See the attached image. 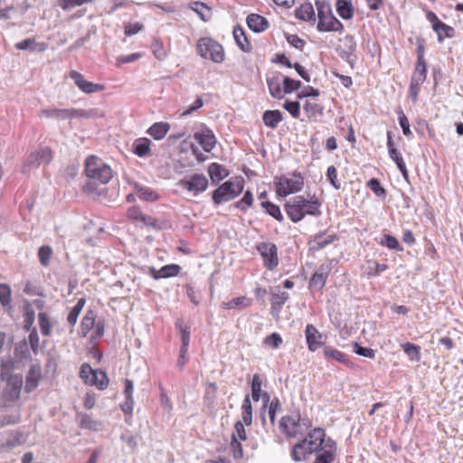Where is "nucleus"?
Returning <instances> with one entry per match:
<instances>
[{
  "mask_svg": "<svg viewBox=\"0 0 463 463\" xmlns=\"http://www.w3.org/2000/svg\"><path fill=\"white\" fill-rule=\"evenodd\" d=\"M85 172L89 178L103 184H108L113 177L111 167L95 156L87 157L85 161Z\"/></svg>",
  "mask_w": 463,
  "mask_h": 463,
  "instance_id": "nucleus-1",
  "label": "nucleus"
},
{
  "mask_svg": "<svg viewBox=\"0 0 463 463\" xmlns=\"http://www.w3.org/2000/svg\"><path fill=\"white\" fill-rule=\"evenodd\" d=\"M319 32H342L343 24L332 14L328 5L317 2Z\"/></svg>",
  "mask_w": 463,
  "mask_h": 463,
  "instance_id": "nucleus-2",
  "label": "nucleus"
},
{
  "mask_svg": "<svg viewBox=\"0 0 463 463\" xmlns=\"http://www.w3.org/2000/svg\"><path fill=\"white\" fill-rule=\"evenodd\" d=\"M196 49L197 53L204 59H211L216 63H221L224 61L222 46L212 38H201L197 42Z\"/></svg>",
  "mask_w": 463,
  "mask_h": 463,
  "instance_id": "nucleus-3",
  "label": "nucleus"
},
{
  "mask_svg": "<svg viewBox=\"0 0 463 463\" xmlns=\"http://www.w3.org/2000/svg\"><path fill=\"white\" fill-rule=\"evenodd\" d=\"M304 184V179L298 173L282 175L277 182V193L282 197L299 192Z\"/></svg>",
  "mask_w": 463,
  "mask_h": 463,
  "instance_id": "nucleus-4",
  "label": "nucleus"
},
{
  "mask_svg": "<svg viewBox=\"0 0 463 463\" xmlns=\"http://www.w3.org/2000/svg\"><path fill=\"white\" fill-rule=\"evenodd\" d=\"M243 189L241 182L227 181L215 189L213 193V201L215 204H221L238 196Z\"/></svg>",
  "mask_w": 463,
  "mask_h": 463,
  "instance_id": "nucleus-5",
  "label": "nucleus"
},
{
  "mask_svg": "<svg viewBox=\"0 0 463 463\" xmlns=\"http://www.w3.org/2000/svg\"><path fill=\"white\" fill-rule=\"evenodd\" d=\"M23 384V377L19 374H14L8 378L6 389L3 393L5 406H8L10 402L19 400Z\"/></svg>",
  "mask_w": 463,
  "mask_h": 463,
  "instance_id": "nucleus-6",
  "label": "nucleus"
},
{
  "mask_svg": "<svg viewBox=\"0 0 463 463\" xmlns=\"http://www.w3.org/2000/svg\"><path fill=\"white\" fill-rule=\"evenodd\" d=\"M178 185L189 192H193L194 195L205 191L208 187V180L202 174H194L188 179H181Z\"/></svg>",
  "mask_w": 463,
  "mask_h": 463,
  "instance_id": "nucleus-7",
  "label": "nucleus"
},
{
  "mask_svg": "<svg viewBox=\"0 0 463 463\" xmlns=\"http://www.w3.org/2000/svg\"><path fill=\"white\" fill-rule=\"evenodd\" d=\"M279 428L288 436L295 437L302 431V423L298 413L284 416L279 421Z\"/></svg>",
  "mask_w": 463,
  "mask_h": 463,
  "instance_id": "nucleus-8",
  "label": "nucleus"
},
{
  "mask_svg": "<svg viewBox=\"0 0 463 463\" xmlns=\"http://www.w3.org/2000/svg\"><path fill=\"white\" fill-rule=\"evenodd\" d=\"M70 77L73 80L76 86L84 93L91 94L102 91L105 89V86L102 84L87 80L84 76L77 71H71Z\"/></svg>",
  "mask_w": 463,
  "mask_h": 463,
  "instance_id": "nucleus-9",
  "label": "nucleus"
},
{
  "mask_svg": "<svg viewBox=\"0 0 463 463\" xmlns=\"http://www.w3.org/2000/svg\"><path fill=\"white\" fill-rule=\"evenodd\" d=\"M301 206H305V198L303 196H296L285 203L287 215L293 222H298L304 218V212Z\"/></svg>",
  "mask_w": 463,
  "mask_h": 463,
  "instance_id": "nucleus-10",
  "label": "nucleus"
},
{
  "mask_svg": "<svg viewBox=\"0 0 463 463\" xmlns=\"http://www.w3.org/2000/svg\"><path fill=\"white\" fill-rule=\"evenodd\" d=\"M326 433L323 429L317 428L314 429L309 434L308 437L306 438L304 442L307 443L308 449L311 450V452H318V450L325 445V441H326V439H325Z\"/></svg>",
  "mask_w": 463,
  "mask_h": 463,
  "instance_id": "nucleus-11",
  "label": "nucleus"
},
{
  "mask_svg": "<svg viewBox=\"0 0 463 463\" xmlns=\"http://www.w3.org/2000/svg\"><path fill=\"white\" fill-rule=\"evenodd\" d=\"M336 450V444L331 439H326L325 445L317 452L315 463H331L334 460V455Z\"/></svg>",
  "mask_w": 463,
  "mask_h": 463,
  "instance_id": "nucleus-12",
  "label": "nucleus"
},
{
  "mask_svg": "<svg viewBox=\"0 0 463 463\" xmlns=\"http://www.w3.org/2000/svg\"><path fill=\"white\" fill-rule=\"evenodd\" d=\"M305 334L308 349L311 352L317 350L322 345V335L313 325L307 326Z\"/></svg>",
  "mask_w": 463,
  "mask_h": 463,
  "instance_id": "nucleus-13",
  "label": "nucleus"
},
{
  "mask_svg": "<svg viewBox=\"0 0 463 463\" xmlns=\"http://www.w3.org/2000/svg\"><path fill=\"white\" fill-rule=\"evenodd\" d=\"M194 138L201 145L205 152H210L216 143L215 137L210 129L194 133Z\"/></svg>",
  "mask_w": 463,
  "mask_h": 463,
  "instance_id": "nucleus-14",
  "label": "nucleus"
},
{
  "mask_svg": "<svg viewBox=\"0 0 463 463\" xmlns=\"http://www.w3.org/2000/svg\"><path fill=\"white\" fill-rule=\"evenodd\" d=\"M330 268L322 265L312 276L309 281V288L320 290L324 288Z\"/></svg>",
  "mask_w": 463,
  "mask_h": 463,
  "instance_id": "nucleus-15",
  "label": "nucleus"
},
{
  "mask_svg": "<svg viewBox=\"0 0 463 463\" xmlns=\"http://www.w3.org/2000/svg\"><path fill=\"white\" fill-rule=\"evenodd\" d=\"M151 141L146 137L137 138L132 144V151L138 157H148L151 154Z\"/></svg>",
  "mask_w": 463,
  "mask_h": 463,
  "instance_id": "nucleus-16",
  "label": "nucleus"
},
{
  "mask_svg": "<svg viewBox=\"0 0 463 463\" xmlns=\"http://www.w3.org/2000/svg\"><path fill=\"white\" fill-rule=\"evenodd\" d=\"M248 27L254 33H261L269 26L267 19L258 14H250L247 17Z\"/></svg>",
  "mask_w": 463,
  "mask_h": 463,
  "instance_id": "nucleus-17",
  "label": "nucleus"
},
{
  "mask_svg": "<svg viewBox=\"0 0 463 463\" xmlns=\"http://www.w3.org/2000/svg\"><path fill=\"white\" fill-rule=\"evenodd\" d=\"M356 48V43L354 41V38L353 35L347 34L345 36L343 40V46H340L337 51L339 55L347 60L350 61L351 57L354 55V52Z\"/></svg>",
  "mask_w": 463,
  "mask_h": 463,
  "instance_id": "nucleus-18",
  "label": "nucleus"
},
{
  "mask_svg": "<svg viewBox=\"0 0 463 463\" xmlns=\"http://www.w3.org/2000/svg\"><path fill=\"white\" fill-rule=\"evenodd\" d=\"M0 304L8 316L13 317L14 307L11 305V288L6 284H0Z\"/></svg>",
  "mask_w": 463,
  "mask_h": 463,
  "instance_id": "nucleus-19",
  "label": "nucleus"
},
{
  "mask_svg": "<svg viewBox=\"0 0 463 463\" xmlns=\"http://www.w3.org/2000/svg\"><path fill=\"white\" fill-rule=\"evenodd\" d=\"M288 299V294L286 292H280L279 289L271 290V313L278 316L280 307Z\"/></svg>",
  "mask_w": 463,
  "mask_h": 463,
  "instance_id": "nucleus-20",
  "label": "nucleus"
},
{
  "mask_svg": "<svg viewBox=\"0 0 463 463\" xmlns=\"http://www.w3.org/2000/svg\"><path fill=\"white\" fill-rule=\"evenodd\" d=\"M232 33L238 47L244 52H250L251 51V45L247 39L243 28L239 25L235 26Z\"/></svg>",
  "mask_w": 463,
  "mask_h": 463,
  "instance_id": "nucleus-21",
  "label": "nucleus"
},
{
  "mask_svg": "<svg viewBox=\"0 0 463 463\" xmlns=\"http://www.w3.org/2000/svg\"><path fill=\"white\" fill-rule=\"evenodd\" d=\"M41 378V369L39 366L33 365L31 366L27 375H26V383H25V391L27 392H31L33 391L39 383V380Z\"/></svg>",
  "mask_w": 463,
  "mask_h": 463,
  "instance_id": "nucleus-22",
  "label": "nucleus"
},
{
  "mask_svg": "<svg viewBox=\"0 0 463 463\" xmlns=\"http://www.w3.org/2000/svg\"><path fill=\"white\" fill-rule=\"evenodd\" d=\"M77 418L80 420V426L82 429H88L94 431H99L101 430L102 423L101 421L95 420L91 417V415L87 413H79Z\"/></svg>",
  "mask_w": 463,
  "mask_h": 463,
  "instance_id": "nucleus-23",
  "label": "nucleus"
},
{
  "mask_svg": "<svg viewBox=\"0 0 463 463\" xmlns=\"http://www.w3.org/2000/svg\"><path fill=\"white\" fill-rule=\"evenodd\" d=\"M335 239V234L319 233L309 241L310 250H318L327 244L333 242Z\"/></svg>",
  "mask_w": 463,
  "mask_h": 463,
  "instance_id": "nucleus-24",
  "label": "nucleus"
},
{
  "mask_svg": "<svg viewBox=\"0 0 463 463\" xmlns=\"http://www.w3.org/2000/svg\"><path fill=\"white\" fill-rule=\"evenodd\" d=\"M263 260H278L277 247L271 242H262L257 247Z\"/></svg>",
  "mask_w": 463,
  "mask_h": 463,
  "instance_id": "nucleus-25",
  "label": "nucleus"
},
{
  "mask_svg": "<svg viewBox=\"0 0 463 463\" xmlns=\"http://www.w3.org/2000/svg\"><path fill=\"white\" fill-rule=\"evenodd\" d=\"M283 119L282 113L278 110H266L263 113L262 120L264 124L272 129L276 128L279 122H281Z\"/></svg>",
  "mask_w": 463,
  "mask_h": 463,
  "instance_id": "nucleus-26",
  "label": "nucleus"
},
{
  "mask_svg": "<svg viewBox=\"0 0 463 463\" xmlns=\"http://www.w3.org/2000/svg\"><path fill=\"white\" fill-rule=\"evenodd\" d=\"M208 174L213 182L218 183L228 176V170L222 165L212 163L208 166Z\"/></svg>",
  "mask_w": 463,
  "mask_h": 463,
  "instance_id": "nucleus-27",
  "label": "nucleus"
},
{
  "mask_svg": "<svg viewBox=\"0 0 463 463\" xmlns=\"http://www.w3.org/2000/svg\"><path fill=\"white\" fill-rule=\"evenodd\" d=\"M179 271L180 267L176 264L164 266L158 270L151 269V273L156 279L175 276Z\"/></svg>",
  "mask_w": 463,
  "mask_h": 463,
  "instance_id": "nucleus-28",
  "label": "nucleus"
},
{
  "mask_svg": "<svg viewBox=\"0 0 463 463\" xmlns=\"http://www.w3.org/2000/svg\"><path fill=\"white\" fill-rule=\"evenodd\" d=\"M71 109H43L40 116L45 118H53L57 120H65L71 118Z\"/></svg>",
  "mask_w": 463,
  "mask_h": 463,
  "instance_id": "nucleus-29",
  "label": "nucleus"
},
{
  "mask_svg": "<svg viewBox=\"0 0 463 463\" xmlns=\"http://www.w3.org/2000/svg\"><path fill=\"white\" fill-rule=\"evenodd\" d=\"M170 125L166 122H156L147 130V133L156 140L163 139L167 134Z\"/></svg>",
  "mask_w": 463,
  "mask_h": 463,
  "instance_id": "nucleus-30",
  "label": "nucleus"
},
{
  "mask_svg": "<svg viewBox=\"0 0 463 463\" xmlns=\"http://www.w3.org/2000/svg\"><path fill=\"white\" fill-rule=\"evenodd\" d=\"M298 19L302 21H315V10L310 3L301 5L295 12Z\"/></svg>",
  "mask_w": 463,
  "mask_h": 463,
  "instance_id": "nucleus-31",
  "label": "nucleus"
},
{
  "mask_svg": "<svg viewBox=\"0 0 463 463\" xmlns=\"http://www.w3.org/2000/svg\"><path fill=\"white\" fill-rule=\"evenodd\" d=\"M433 30L437 33L438 41L439 43H441L445 37L451 38L455 34L454 29L441 21L434 23Z\"/></svg>",
  "mask_w": 463,
  "mask_h": 463,
  "instance_id": "nucleus-32",
  "label": "nucleus"
},
{
  "mask_svg": "<svg viewBox=\"0 0 463 463\" xmlns=\"http://www.w3.org/2000/svg\"><path fill=\"white\" fill-rule=\"evenodd\" d=\"M336 11L343 19L349 20L354 15L353 5L351 0H337Z\"/></svg>",
  "mask_w": 463,
  "mask_h": 463,
  "instance_id": "nucleus-33",
  "label": "nucleus"
},
{
  "mask_svg": "<svg viewBox=\"0 0 463 463\" xmlns=\"http://www.w3.org/2000/svg\"><path fill=\"white\" fill-rule=\"evenodd\" d=\"M310 454H312V452L308 449L307 443L304 442V440L297 443L292 450V457L296 461H301Z\"/></svg>",
  "mask_w": 463,
  "mask_h": 463,
  "instance_id": "nucleus-34",
  "label": "nucleus"
},
{
  "mask_svg": "<svg viewBox=\"0 0 463 463\" xmlns=\"http://www.w3.org/2000/svg\"><path fill=\"white\" fill-rule=\"evenodd\" d=\"M89 384L95 385L99 390H104L108 387L109 378L105 372L101 370H95Z\"/></svg>",
  "mask_w": 463,
  "mask_h": 463,
  "instance_id": "nucleus-35",
  "label": "nucleus"
},
{
  "mask_svg": "<svg viewBox=\"0 0 463 463\" xmlns=\"http://www.w3.org/2000/svg\"><path fill=\"white\" fill-rule=\"evenodd\" d=\"M301 212H304V217L307 214L313 216H319L321 214L320 203L317 198H313L312 200H307L305 198V206H301Z\"/></svg>",
  "mask_w": 463,
  "mask_h": 463,
  "instance_id": "nucleus-36",
  "label": "nucleus"
},
{
  "mask_svg": "<svg viewBox=\"0 0 463 463\" xmlns=\"http://www.w3.org/2000/svg\"><path fill=\"white\" fill-rule=\"evenodd\" d=\"M175 326L181 334L182 353H187L190 340V329L188 326L184 325V321L182 319L177 320Z\"/></svg>",
  "mask_w": 463,
  "mask_h": 463,
  "instance_id": "nucleus-37",
  "label": "nucleus"
},
{
  "mask_svg": "<svg viewBox=\"0 0 463 463\" xmlns=\"http://www.w3.org/2000/svg\"><path fill=\"white\" fill-rule=\"evenodd\" d=\"M95 326V314L93 311H88L81 320L80 325V334L83 337H85L88 333Z\"/></svg>",
  "mask_w": 463,
  "mask_h": 463,
  "instance_id": "nucleus-38",
  "label": "nucleus"
},
{
  "mask_svg": "<svg viewBox=\"0 0 463 463\" xmlns=\"http://www.w3.org/2000/svg\"><path fill=\"white\" fill-rule=\"evenodd\" d=\"M269 94L276 99L282 98V90L280 87V79L278 75L267 79Z\"/></svg>",
  "mask_w": 463,
  "mask_h": 463,
  "instance_id": "nucleus-39",
  "label": "nucleus"
},
{
  "mask_svg": "<svg viewBox=\"0 0 463 463\" xmlns=\"http://www.w3.org/2000/svg\"><path fill=\"white\" fill-rule=\"evenodd\" d=\"M427 77L426 62H417L415 70L412 73L411 81L423 84Z\"/></svg>",
  "mask_w": 463,
  "mask_h": 463,
  "instance_id": "nucleus-40",
  "label": "nucleus"
},
{
  "mask_svg": "<svg viewBox=\"0 0 463 463\" xmlns=\"http://www.w3.org/2000/svg\"><path fill=\"white\" fill-rule=\"evenodd\" d=\"M303 109L307 114L308 118H316L323 115V107L316 102L306 101Z\"/></svg>",
  "mask_w": 463,
  "mask_h": 463,
  "instance_id": "nucleus-41",
  "label": "nucleus"
},
{
  "mask_svg": "<svg viewBox=\"0 0 463 463\" xmlns=\"http://www.w3.org/2000/svg\"><path fill=\"white\" fill-rule=\"evenodd\" d=\"M404 353L411 361L419 362L420 360V347L411 343H404L402 345Z\"/></svg>",
  "mask_w": 463,
  "mask_h": 463,
  "instance_id": "nucleus-42",
  "label": "nucleus"
},
{
  "mask_svg": "<svg viewBox=\"0 0 463 463\" xmlns=\"http://www.w3.org/2000/svg\"><path fill=\"white\" fill-rule=\"evenodd\" d=\"M191 9L194 11L203 21H208L211 16L210 8L202 2H194L191 4Z\"/></svg>",
  "mask_w": 463,
  "mask_h": 463,
  "instance_id": "nucleus-43",
  "label": "nucleus"
},
{
  "mask_svg": "<svg viewBox=\"0 0 463 463\" xmlns=\"http://www.w3.org/2000/svg\"><path fill=\"white\" fill-rule=\"evenodd\" d=\"M261 206H262V208L265 209V211L268 214L272 216L277 221L281 222L283 220V215H282L280 209L278 205H276L269 201H264L261 203Z\"/></svg>",
  "mask_w": 463,
  "mask_h": 463,
  "instance_id": "nucleus-44",
  "label": "nucleus"
},
{
  "mask_svg": "<svg viewBox=\"0 0 463 463\" xmlns=\"http://www.w3.org/2000/svg\"><path fill=\"white\" fill-rule=\"evenodd\" d=\"M139 221H141L145 225L155 227L156 229H166L170 227V224L168 222H163L160 225H157L156 220L154 219L152 216L138 213Z\"/></svg>",
  "mask_w": 463,
  "mask_h": 463,
  "instance_id": "nucleus-45",
  "label": "nucleus"
},
{
  "mask_svg": "<svg viewBox=\"0 0 463 463\" xmlns=\"http://www.w3.org/2000/svg\"><path fill=\"white\" fill-rule=\"evenodd\" d=\"M38 322L41 333L43 335H50L52 332V326L48 317V315L44 312L39 313L38 315Z\"/></svg>",
  "mask_w": 463,
  "mask_h": 463,
  "instance_id": "nucleus-46",
  "label": "nucleus"
},
{
  "mask_svg": "<svg viewBox=\"0 0 463 463\" xmlns=\"http://www.w3.org/2000/svg\"><path fill=\"white\" fill-rule=\"evenodd\" d=\"M34 153L41 165H47L52 160V151L49 146L41 147Z\"/></svg>",
  "mask_w": 463,
  "mask_h": 463,
  "instance_id": "nucleus-47",
  "label": "nucleus"
},
{
  "mask_svg": "<svg viewBox=\"0 0 463 463\" xmlns=\"http://www.w3.org/2000/svg\"><path fill=\"white\" fill-rule=\"evenodd\" d=\"M262 382L258 373H255L252 377L251 382V395L255 402H258L260 398Z\"/></svg>",
  "mask_w": 463,
  "mask_h": 463,
  "instance_id": "nucleus-48",
  "label": "nucleus"
},
{
  "mask_svg": "<svg viewBox=\"0 0 463 463\" xmlns=\"http://www.w3.org/2000/svg\"><path fill=\"white\" fill-rule=\"evenodd\" d=\"M225 307L228 309L235 307H247L250 305V299L246 297H238L229 302L225 303Z\"/></svg>",
  "mask_w": 463,
  "mask_h": 463,
  "instance_id": "nucleus-49",
  "label": "nucleus"
},
{
  "mask_svg": "<svg viewBox=\"0 0 463 463\" xmlns=\"http://www.w3.org/2000/svg\"><path fill=\"white\" fill-rule=\"evenodd\" d=\"M284 92L292 93L301 88L302 83L299 80H293L288 76L283 79Z\"/></svg>",
  "mask_w": 463,
  "mask_h": 463,
  "instance_id": "nucleus-50",
  "label": "nucleus"
},
{
  "mask_svg": "<svg viewBox=\"0 0 463 463\" xmlns=\"http://www.w3.org/2000/svg\"><path fill=\"white\" fill-rule=\"evenodd\" d=\"M137 194L138 196L147 202H154L158 199L157 194L149 188L140 187L137 189Z\"/></svg>",
  "mask_w": 463,
  "mask_h": 463,
  "instance_id": "nucleus-51",
  "label": "nucleus"
},
{
  "mask_svg": "<svg viewBox=\"0 0 463 463\" xmlns=\"http://www.w3.org/2000/svg\"><path fill=\"white\" fill-rule=\"evenodd\" d=\"M91 2L92 0H59V5L63 10H70Z\"/></svg>",
  "mask_w": 463,
  "mask_h": 463,
  "instance_id": "nucleus-52",
  "label": "nucleus"
},
{
  "mask_svg": "<svg viewBox=\"0 0 463 463\" xmlns=\"http://www.w3.org/2000/svg\"><path fill=\"white\" fill-rule=\"evenodd\" d=\"M283 108L294 118H298L300 116V104L298 101H287Z\"/></svg>",
  "mask_w": 463,
  "mask_h": 463,
  "instance_id": "nucleus-53",
  "label": "nucleus"
},
{
  "mask_svg": "<svg viewBox=\"0 0 463 463\" xmlns=\"http://www.w3.org/2000/svg\"><path fill=\"white\" fill-rule=\"evenodd\" d=\"M253 203V196L250 191H247L243 197L235 203V206L242 211H246Z\"/></svg>",
  "mask_w": 463,
  "mask_h": 463,
  "instance_id": "nucleus-54",
  "label": "nucleus"
},
{
  "mask_svg": "<svg viewBox=\"0 0 463 463\" xmlns=\"http://www.w3.org/2000/svg\"><path fill=\"white\" fill-rule=\"evenodd\" d=\"M398 116H399V123L402 129L403 135L408 137H411L412 133L410 129V123H409L408 118L405 116V114L403 113L402 110H400L398 112Z\"/></svg>",
  "mask_w": 463,
  "mask_h": 463,
  "instance_id": "nucleus-55",
  "label": "nucleus"
},
{
  "mask_svg": "<svg viewBox=\"0 0 463 463\" xmlns=\"http://www.w3.org/2000/svg\"><path fill=\"white\" fill-rule=\"evenodd\" d=\"M368 187L379 197H385L386 191L381 185V183L376 178H372L368 182Z\"/></svg>",
  "mask_w": 463,
  "mask_h": 463,
  "instance_id": "nucleus-56",
  "label": "nucleus"
},
{
  "mask_svg": "<svg viewBox=\"0 0 463 463\" xmlns=\"http://www.w3.org/2000/svg\"><path fill=\"white\" fill-rule=\"evenodd\" d=\"M235 438V439L241 441L245 440L246 436V430L244 428V425L241 421H237L234 425V431L232 435V439Z\"/></svg>",
  "mask_w": 463,
  "mask_h": 463,
  "instance_id": "nucleus-57",
  "label": "nucleus"
},
{
  "mask_svg": "<svg viewBox=\"0 0 463 463\" xmlns=\"http://www.w3.org/2000/svg\"><path fill=\"white\" fill-rule=\"evenodd\" d=\"M29 344L33 354H37L39 350L40 338L36 328H33L28 336Z\"/></svg>",
  "mask_w": 463,
  "mask_h": 463,
  "instance_id": "nucleus-58",
  "label": "nucleus"
},
{
  "mask_svg": "<svg viewBox=\"0 0 463 463\" xmlns=\"http://www.w3.org/2000/svg\"><path fill=\"white\" fill-rule=\"evenodd\" d=\"M380 243L383 246H386L387 248H389L391 250H397L400 246L398 240L390 234H385L381 239Z\"/></svg>",
  "mask_w": 463,
  "mask_h": 463,
  "instance_id": "nucleus-59",
  "label": "nucleus"
},
{
  "mask_svg": "<svg viewBox=\"0 0 463 463\" xmlns=\"http://www.w3.org/2000/svg\"><path fill=\"white\" fill-rule=\"evenodd\" d=\"M15 48L18 50L35 51L36 42L33 38H27L15 43Z\"/></svg>",
  "mask_w": 463,
  "mask_h": 463,
  "instance_id": "nucleus-60",
  "label": "nucleus"
},
{
  "mask_svg": "<svg viewBox=\"0 0 463 463\" xmlns=\"http://www.w3.org/2000/svg\"><path fill=\"white\" fill-rule=\"evenodd\" d=\"M326 176L330 184L335 188L340 189V183L337 181V171L334 165L327 168Z\"/></svg>",
  "mask_w": 463,
  "mask_h": 463,
  "instance_id": "nucleus-61",
  "label": "nucleus"
},
{
  "mask_svg": "<svg viewBox=\"0 0 463 463\" xmlns=\"http://www.w3.org/2000/svg\"><path fill=\"white\" fill-rule=\"evenodd\" d=\"M41 164L38 160L37 155H35L34 152L31 153L29 156L27 157L24 165V172L29 171L32 168L40 166Z\"/></svg>",
  "mask_w": 463,
  "mask_h": 463,
  "instance_id": "nucleus-62",
  "label": "nucleus"
},
{
  "mask_svg": "<svg viewBox=\"0 0 463 463\" xmlns=\"http://www.w3.org/2000/svg\"><path fill=\"white\" fill-rule=\"evenodd\" d=\"M94 371L95 370H93L91 366L88 364H83L81 365L80 374L86 383L89 384L90 383L92 373H94Z\"/></svg>",
  "mask_w": 463,
  "mask_h": 463,
  "instance_id": "nucleus-63",
  "label": "nucleus"
},
{
  "mask_svg": "<svg viewBox=\"0 0 463 463\" xmlns=\"http://www.w3.org/2000/svg\"><path fill=\"white\" fill-rule=\"evenodd\" d=\"M264 343L272 348H277L282 343V338L279 334L272 333L265 337Z\"/></svg>",
  "mask_w": 463,
  "mask_h": 463,
  "instance_id": "nucleus-64",
  "label": "nucleus"
}]
</instances>
